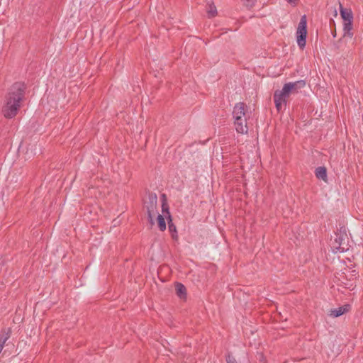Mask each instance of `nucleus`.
I'll list each match as a JSON object with an SVG mask.
<instances>
[{"mask_svg":"<svg viewBox=\"0 0 363 363\" xmlns=\"http://www.w3.org/2000/svg\"><path fill=\"white\" fill-rule=\"evenodd\" d=\"M24 91L23 83L16 82L11 86L2 109L5 118H12L17 115L24 96Z\"/></svg>","mask_w":363,"mask_h":363,"instance_id":"obj_1","label":"nucleus"},{"mask_svg":"<svg viewBox=\"0 0 363 363\" xmlns=\"http://www.w3.org/2000/svg\"><path fill=\"white\" fill-rule=\"evenodd\" d=\"M296 42L301 50H303L306 44L307 38V18L306 15L301 16L298 23L296 33Z\"/></svg>","mask_w":363,"mask_h":363,"instance_id":"obj_2","label":"nucleus"},{"mask_svg":"<svg viewBox=\"0 0 363 363\" xmlns=\"http://www.w3.org/2000/svg\"><path fill=\"white\" fill-rule=\"evenodd\" d=\"M290 94H291V91L288 89V87H286L285 84L281 90L274 91V101L278 111H279L283 106L286 105V99Z\"/></svg>","mask_w":363,"mask_h":363,"instance_id":"obj_3","label":"nucleus"},{"mask_svg":"<svg viewBox=\"0 0 363 363\" xmlns=\"http://www.w3.org/2000/svg\"><path fill=\"white\" fill-rule=\"evenodd\" d=\"M157 197L155 194H151L149 195V203L147 205V216L150 225H154L153 218L157 213Z\"/></svg>","mask_w":363,"mask_h":363,"instance_id":"obj_4","label":"nucleus"},{"mask_svg":"<svg viewBox=\"0 0 363 363\" xmlns=\"http://www.w3.org/2000/svg\"><path fill=\"white\" fill-rule=\"evenodd\" d=\"M247 106L243 102L238 103L235 105L233 111V118H240L246 117Z\"/></svg>","mask_w":363,"mask_h":363,"instance_id":"obj_5","label":"nucleus"},{"mask_svg":"<svg viewBox=\"0 0 363 363\" xmlns=\"http://www.w3.org/2000/svg\"><path fill=\"white\" fill-rule=\"evenodd\" d=\"M234 125L238 133L245 134L248 132L247 125V118H240L234 119Z\"/></svg>","mask_w":363,"mask_h":363,"instance_id":"obj_6","label":"nucleus"},{"mask_svg":"<svg viewBox=\"0 0 363 363\" xmlns=\"http://www.w3.org/2000/svg\"><path fill=\"white\" fill-rule=\"evenodd\" d=\"M288 89L291 91V94L298 93V89L305 86L306 82L304 80H298L294 82H289L285 84Z\"/></svg>","mask_w":363,"mask_h":363,"instance_id":"obj_7","label":"nucleus"},{"mask_svg":"<svg viewBox=\"0 0 363 363\" xmlns=\"http://www.w3.org/2000/svg\"><path fill=\"white\" fill-rule=\"evenodd\" d=\"M340 13L343 21H353V13L350 9H345L339 2Z\"/></svg>","mask_w":363,"mask_h":363,"instance_id":"obj_8","label":"nucleus"},{"mask_svg":"<svg viewBox=\"0 0 363 363\" xmlns=\"http://www.w3.org/2000/svg\"><path fill=\"white\" fill-rule=\"evenodd\" d=\"M11 335V329L3 330L0 333V353L1 352L6 342L9 339Z\"/></svg>","mask_w":363,"mask_h":363,"instance_id":"obj_9","label":"nucleus"},{"mask_svg":"<svg viewBox=\"0 0 363 363\" xmlns=\"http://www.w3.org/2000/svg\"><path fill=\"white\" fill-rule=\"evenodd\" d=\"M350 308V305H344L341 307H339L337 308L333 309L330 311V315L335 318L339 317L347 311H349Z\"/></svg>","mask_w":363,"mask_h":363,"instance_id":"obj_10","label":"nucleus"},{"mask_svg":"<svg viewBox=\"0 0 363 363\" xmlns=\"http://www.w3.org/2000/svg\"><path fill=\"white\" fill-rule=\"evenodd\" d=\"M352 21H343L344 36L349 37L350 38L353 37V33L352 32Z\"/></svg>","mask_w":363,"mask_h":363,"instance_id":"obj_11","label":"nucleus"},{"mask_svg":"<svg viewBox=\"0 0 363 363\" xmlns=\"http://www.w3.org/2000/svg\"><path fill=\"white\" fill-rule=\"evenodd\" d=\"M315 176L325 182L327 181V170L325 167H318L315 169Z\"/></svg>","mask_w":363,"mask_h":363,"instance_id":"obj_12","label":"nucleus"},{"mask_svg":"<svg viewBox=\"0 0 363 363\" xmlns=\"http://www.w3.org/2000/svg\"><path fill=\"white\" fill-rule=\"evenodd\" d=\"M175 289L177 296L180 298H183L186 296V288L182 284L177 283L175 286Z\"/></svg>","mask_w":363,"mask_h":363,"instance_id":"obj_13","label":"nucleus"},{"mask_svg":"<svg viewBox=\"0 0 363 363\" xmlns=\"http://www.w3.org/2000/svg\"><path fill=\"white\" fill-rule=\"evenodd\" d=\"M207 13L209 18L215 17L217 15L216 7L213 3L208 4Z\"/></svg>","mask_w":363,"mask_h":363,"instance_id":"obj_14","label":"nucleus"},{"mask_svg":"<svg viewBox=\"0 0 363 363\" xmlns=\"http://www.w3.org/2000/svg\"><path fill=\"white\" fill-rule=\"evenodd\" d=\"M169 232L171 233L172 234V237L173 239H177V229H176V226L172 222V219L171 218H169Z\"/></svg>","mask_w":363,"mask_h":363,"instance_id":"obj_15","label":"nucleus"},{"mask_svg":"<svg viewBox=\"0 0 363 363\" xmlns=\"http://www.w3.org/2000/svg\"><path fill=\"white\" fill-rule=\"evenodd\" d=\"M157 219V224H158V227H159L160 230L161 231L165 230L166 223H165L164 217L162 215H158Z\"/></svg>","mask_w":363,"mask_h":363,"instance_id":"obj_16","label":"nucleus"},{"mask_svg":"<svg viewBox=\"0 0 363 363\" xmlns=\"http://www.w3.org/2000/svg\"><path fill=\"white\" fill-rule=\"evenodd\" d=\"M162 197L164 198V201H163L162 205V213H164V216L167 215L168 218H170L171 216H170V213L169 211V208H168L167 204L165 202V195L163 194Z\"/></svg>","mask_w":363,"mask_h":363,"instance_id":"obj_17","label":"nucleus"},{"mask_svg":"<svg viewBox=\"0 0 363 363\" xmlns=\"http://www.w3.org/2000/svg\"><path fill=\"white\" fill-rule=\"evenodd\" d=\"M354 279H352V280L350 279L347 281V282L343 283L347 289H349L350 290H353L355 288L356 284L355 282L354 281Z\"/></svg>","mask_w":363,"mask_h":363,"instance_id":"obj_18","label":"nucleus"},{"mask_svg":"<svg viewBox=\"0 0 363 363\" xmlns=\"http://www.w3.org/2000/svg\"><path fill=\"white\" fill-rule=\"evenodd\" d=\"M226 361H227V363H238L235 360V359L233 357L230 356V355H228L227 357Z\"/></svg>","mask_w":363,"mask_h":363,"instance_id":"obj_19","label":"nucleus"},{"mask_svg":"<svg viewBox=\"0 0 363 363\" xmlns=\"http://www.w3.org/2000/svg\"><path fill=\"white\" fill-rule=\"evenodd\" d=\"M245 1H246L247 6L252 7L255 5L257 0H245Z\"/></svg>","mask_w":363,"mask_h":363,"instance_id":"obj_20","label":"nucleus"},{"mask_svg":"<svg viewBox=\"0 0 363 363\" xmlns=\"http://www.w3.org/2000/svg\"><path fill=\"white\" fill-rule=\"evenodd\" d=\"M286 1L293 6H296L298 1V0H286Z\"/></svg>","mask_w":363,"mask_h":363,"instance_id":"obj_21","label":"nucleus"},{"mask_svg":"<svg viewBox=\"0 0 363 363\" xmlns=\"http://www.w3.org/2000/svg\"><path fill=\"white\" fill-rule=\"evenodd\" d=\"M259 360H260L261 362H262L263 363H266L265 358H264V357L263 356V354H260V359H259Z\"/></svg>","mask_w":363,"mask_h":363,"instance_id":"obj_22","label":"nucleus"},{"mask_svg":"<svg viewBox=\"0 0 363 363\" xmlns=\"http://www.w3.org/2000/svg\"><path fill=\"white\" fill-rule=\"evenodd\" d=\"M340 250L341 249V252H343L345 250V247H341L340 246L338 247Z\"/></svg>","mask_w":363,"mask_h":363,"instance_id":"obj_23","label":"nucleus"}]
</instances>
